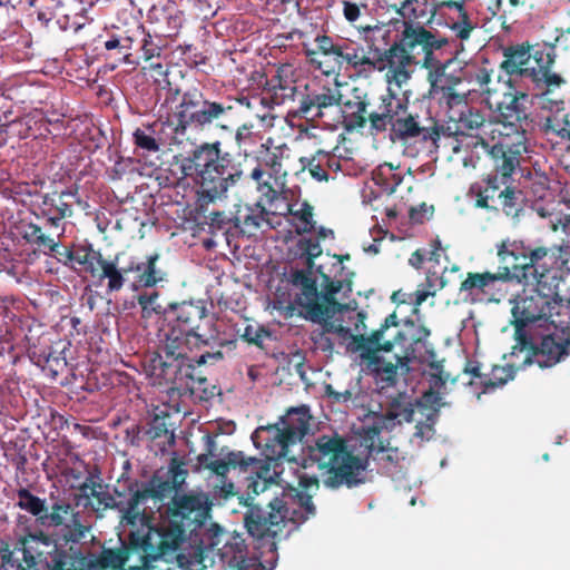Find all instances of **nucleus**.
Listing matches in <instances>:
<instances>
[{
	"label": "nucleus",
	"instance_id": "obj_1",
	"mask_svg": "<svg viewBox=\"0 0 570 570\" xmlns=\"http://www.w3.org/2000/svg\"><path fill=\"white\" fill-rule=\"evenodd\" d=\"M366 315L357 312L356 335H351L348 351L358 353L361 364L364 365L382 387L395 386L399 376H406L413 361L420 364H428L430 367L431 390L425 392V402L433 403L440 400L439 393L433 389L445 386L449 375L443 371L442 361L436 360V353L428 341L431 332L424 325L416 326L413 321L405 323L406 330L400 328L396 313L387 315L377 330L371 334L361 333L366 331L364 323Z\"/></svg>",
	"mask_w": 570,
	"mask_h": 570
},
{
	"label": "nucleus",
	"instance_id": "obj_2",
	"mask_svg": "<svg viewBox=\"0 0 570 570\" xmlns=\"http://www.w3.org/2000/svg\"><path fill=\"white\" fill-rule=\"evenodd\" d=\"M180 170L197 186L202 205L226 197L229 188L249 178L259 194L258 200L265 202L274 214L291 212L287 205L288 189L284 184L281 188L275 187L271 183L274 177L259 167L253 166L246 171L243 163L236 161L230 153L222 150L219 140L195 146L181 158Z\"/></svg>",
	"mask_w": 570,
	"mask_h": 570
},
{
	"label": "nucleus",
	"instance_id": "obj_3",
	"mask_svg": "<svg viewBox=\"0 0 570 570\" xmlns=\"http://www.w3.org/2000/svg\"><path fill=\"white\" fill-rule=\"evenodd\" d=\"M144 70L157 86L159 115L166 116L176 139L188 138L190 131H204L214 125L230 130L229 126L219 125L232 111L229 99H212L198 87L181 90L170 81L169 69L160 61L149 62Z\"/></svg>",
	"mask_w": 570,
	"mask_h": 570
},
{
	"label": "nucleus",
	"instance_id": "obj_4",
	"mask_svg": "<svg viewBox=\"0 0 570 570\" xmlns=\"http://www.w3.org/2000/svg\"><path fill=\"white\" fill-rule=\"evenodd\" d=\"M158 534L131 531L127 543L119 548H102L99 554L85 552L79 543L53 544L49 550L52 570H164L168 560L155 542Z\"/></svg>",
	"mask_w": 570,
	"mask_h": 570
},
{
	"label": "nucleus",
	"instance_id": "obj_5",
	"mask_svg": "<svg viewBox=\"0 0 570 570\" xmlns=\"http://www.w3.org/2000/svg\"><path fill=\"white\" fill-rule=\"evenodd\" d=\"M503 57L500 68L509 76V83L529 79L537 88L544 89L540 96L543 108L551 111L562 109L563 100L551 98L552 91L566 83V79L552 70L554 46L522 42L503 48Z\"/></svg>",
	"mask_w": 570,
	"mask_h": 570
},
{
	"label": "nucleus",
	"instance_id": "obj_6",
	"mask_svg": "<svg viewBox=\"0 0 570 570\" xmlns=\"http://www.w3.org/2000/svg\"><path fill=\"white\" fill-rule=\"evenodd\" d=\"M248 510L244 515L247 532L269 552L277 549L276 538L279 537L288 522L298 524L316 514L312 495L295 488H288L267 504V509L246 503Z\"/></svg>",
	"mask_w": 570,
	"mask_h": 570
},
{
	"label": "nucleus",
	"instance_id": "obj_7",
	"mask_svg": "<svg viewBox=\"0 0 570 570\" xmlns=\"http://www.w3.org/2000/svg\"><path fill=\"white\" fill-rule=\"evenodd\" d=\"M303 469L316 466L330 489L356 488L366 481L368 459L348 450L346 440L337 433L323 434L307 446Z\"/></svg>",
	"mask_w": 570,
	"mask_h": 570
},
{
	"label": "nucleus",
	"instance_id": "obj_8",
	"mask_svg": "<svg viewBox=\"0 0 570 570\" xmlns=\"http://www.w3.org/2000/svg\"><path fill=\"white\" fill-rule=\"evenodd\" d=\"M16 494L18 498L16 505L35 517L37 525L60 530L53 542L51 537L42 531L30 534L33 540L51 547L61 543H80L90 530V527L82 523L81 512L77 511L67 499L58 498L48 505L46 499L35 495L27 488H19Z\"/></svg>",
	"mask_w": 570,
	"mask_h": 570
},
{
	"label": "nucleus",
	"instance_id": "obj_9",
	"mask_svg": "<svg viewBox=\"0 0 570 570\" xmlns=\"http://www.w3.org/2000/svg\"><path fill=\"white\" fill-rule=\"evenodd\" d=\"M185 462L174 456L170 459L167 470H158L148 482L130 481L127 484L126 501H117V511L120 513L121 522L135 527L141 524L137 531L147 532V527H154L146 513V503L149 499L163 501L180 490L188 475L184 468Z\"/></svg>",
	"mask_w": 570,
	"mask_h": 570
},
{
	"label": "nucleus",
	"instance_id": "obj_10",
	"mask_svg": "<svg viewBox=\"0 0 570 570\" xmlns=\"http://www.w3.org/2000/svg\"><path fill=\"white\" fill-rule=\"evenodd\" d=\"M428 6V2H422ZM396 13L402 18V30L397 40L387 49L389 53H399L403 59L411 60L422 68H430L438 59L435 51L446 47L450 41L446 37L426 29L421 19L426 12L421 9L420 0H404L401 4L394 6Z\"/></svg>",
	"mask_w": 570,
	"mask_h": 570
},
{
	"label": "nucleus",
	"instance_id": "obj_11",
	"mask_svg": "<svg viewBox=\"0 0 570 570\" xmlns=\"http://www.w3.org/2000/svg\"><path fill=\"white\" fill-rule=\"evenodd\" d=\"M178 491L173 492L175 495L168 505V520L156 527H147V533L150 537L158 534L155 544L165 558L176 553L185 540L186 532H194L202 527L209 514L208 500L205 495H179Z\"/></svg>",
	"mask_w": 570,
	"mask_h": 570
},
{
	"label": "nucleus",
	"instance_id": "obj_12",
	"mask_svg": "<svg viewBox=\"0 0 570 570\" xmlns=\"http://www.w3.org/2000/svg\"><path fill=\"white\" fill-rule=\"evenodd\" d=\"M175 326V335L180 336L185 344L193 343L195 346H218L214 352H205L198 356V365L215 364L224 358L222 347L234 346V341H226L219 337L215 320L208 314L206 307L193 302H181L170 306Z\"/></svg>",
	"mask_w": 570,
	"mask_h": 570
},
{
	"label": "nucleus",
	"instance_id": "obj_13",
	"mask_svg": "<svg viewBox=\"0 0 570 570\" xmlns=\"http://www.w3.org/2000/svg\"><path fill=\"white\" fill-rule=\"evenodd\" d=\"M316 50L312 53H321L328 58L327 68L323 69L325 75L340 72L341 70L352 71L356 79H370L376 69H380L381 53L379 48H365L362 43L351 39H337L327 35H318L315 38Z\"/></svg>",
	"mask_w": 570,
	"mask_h": 570
},
{
	"label": "nucleus",
	"instance_id": "obj_14",
	"mask_svg": "<svg viewBox=\"0 0 570 570\" xmlns=\"http://www.w3.org/2000/svg\"><path fill=\"white\" fill-rule=\"evenodd\" d=\"M323 278L325 286L324 291L320 292L309 271L294 269L289 274L291 284L299 289L289 308L294 309V305L297 306L298 315L313 323L330 320L342 308L336 294L343 288V282L333 281L326 275H323Z\"/></svg>",
	"mask_w": 570,
	"mask_h": 570
},
{
	"label": "nucleus",
	"instance_id": "obj_15",
	"mask_svg": "<svg viewBox=\"0 0 570 570\" xmlns=\"http://www.w3.org/2000/svg\"><path fill=\"white\" fill-rule=\"evenodd\" d=\"M563 311L570 312V298L564 301L559 289L547 291L538 285L530 291L523 289L512 307L517 338L525 334L523 327L539 321L549 322L556 328H569L568 322L561 318Z\"/></svg>",
	"mask_w": 570,
	"mask_h": 570
},
{
	"label": "nucleus",
	"instance_id": "obj_16",
	"mask_svg": "<svg viewBox=\"0 0 570 570\" xmlns=\"http://www.w3.org/2000/svg\"><path fill=\"white\" fill-rule=\"evenodd\" d=\"M218 476H226L230 470L245 474V488L249 493L258 495L277 481V473L268 462L247 456L242 451H229L223 459L207 461L203 464Z\"/></svg>",
	"mask_w": 570,
	"mask_h": 570
},
{
	"label": "nucleus",
	"instance_id": "obj_17",
	"mask_svg": "<svg viewBox=\"0 0 570 570\" xmlns=\"http://www.w3.org/2000/svg\"><path fill=\"white\" fill-rule=\"evenodd\" d=\"M527 285L535 284L541 288L559 289L567 267L568 258L561 248L538 246L528 247Z\"/></svg>",
	"mask_w": 570,
	"mask_h": 570
},
{
	"label": "nucleus",
	"instance_id": "obj_18",
	"mask_svg": "<svg viewBox=\"0 0 570 570\" xmlns=\"http://www.w3.org/2000/svg\"><path fill=\"white\" fill-rule=\"evenodd\" d=\"M187 346L184 340L171 331L163 346L149 358L146 371L154 380V384L169 386L175 380L177 367L184 362Z\"/></svg>",
	"mask_w": 570,
	"mask_h": 570
},
{
	"label": "nucleus",
	"instance_id": "obj_19",
	"mask_svg": "<svg viewBox=\"0 0 570 570\" xmlns=\"http://www.w3.org/2000/svg\"><path fill=\"white\" fill-rule=\"evenodd\" d=\"M520 351L525 352L523 364H538L541 368L552 367L570 354V338L557 334L542 337L540 344L533 343L527 334H520Z\"/></svg>",
	"mask_w": 570,
	"mask_h": 570
},
{
	"label": "nucleus",
	"instance_id": "obj_20",
	"mask_svg": "<svg viewBox=\"0 0 570 570\" xmlns=\"http://www.w3.org/2000/svg\"><path fill=\"white\" fill-rule=\"evenodd\" d=\"M80 203L78 188L47 193L41 197L37 217L46 220L45 227L60 228L61 232L57 234V238H59L65 232L63 219L70 218L73 215V205Z\"/></svg>",
	"mask_w": 570,
	"mask_h": 570
},
{
	"label": "nucleus",
	"instance_id": "obj_21",
	"mask_svg": "<svg viewBox=\"0 0 570 570\" xmlns=\"http://www.w3.org/2000/svg\"><path fill=\"white\" fill-rule=\"evenodd\" d=\"M527 94H504L503 100L495 104L497 124L502 126L500 135L502 137H527L525 126L529 125V115L527 108L520 102L525 99Z\"/></svg>",
	"mask_w": 570,
	"mask_h": 570
},
{
	"label": "nucleus",
	"instance_id": "obj_22",
	"mask_svg": "<svg viewBox=\"0 0 570 570\" xmlns=\"http://www.w3.org/2000/svg\"><path fill=\"white\" fill-rule=\"evenodd\" d=\"M252 440L256 448L263 449L264 461L268 462L271 469L276 473H278L276 471L278 461L286 459L289 448L297 444L293 436L284 431L282 424L277 423L257 428L252 435ZM278 476L279 474H277Z\"/></svg>",
	"mask_w": 570,
	"mask_h": 570
},
{
	"label": "nucleus",
	"instance_id": "obj_23",
	"mask_svg": "<svg viewBox=\"0 0 570 570\" xmlns=\"http://www.w3.org/2000/svg\"><path fill=\"white\" fill-rule=\"evenodd\" d=\"M508 276V271L503 274L489 271L483 273L469 272L460 285V293L465 294L472 301L487 299L499 303L505 297L507 291L503 289V285H505L504 279Z\"/></svg>",
	"mask_w": 570,
	"mask_h": 570
},
{
	"label": "nucleus",
	"instance_id": "obj_24",
	"mask_svg": "<svg viewBox=\"0 0 570 570\" xmlns=\"http://www.w3.org/2000/svg\"><path fill=\"white\" fill-rule=\"evenodd\" d=\"M428 70V81L430 83L429 96L439 102H445L450 108L463 102L464 97L456 92V87L462 79L453 73H448L446 68L450 60L442 62L439 58L433 61Z\"/></svg>",
	"mask_w": 570,
	"mask_h": 570
},
{
	"label": "nucleus",
	"instance_id": "obj_25",
	"mask_svg": "<svg viewBox=\"0 0 570 570\" xmlns=\"http://www.w3.org/2000/svg\"><path fill=\"white\" fill-rule=\"evenodd\" d=\"M342 94L337 88L323 86L317 89L305 87L299 94L297 107L292 110L294 117L299 118H323L325 111L332 107L341 106Z\"/></svg>",
	"mask_w": 570,
	"mask_h": 570
},
{
	"label": "nucleus",
	"instance_id": "obj_26",
	"mask_svg": "<svg viewBox=\"0 0 570 570\" xmlns=\"http://www.w3.org/2000/svg\"><path fill=\"white\" fill-rule=\"evenodd\" d=\"M223 533L208 534L194 544L184 548L176 554L178 567L183 570H206L215 563V557H218V544L223 542Z\"/></svg>",
	"mask_w": 570,
	"mask_h": 570
},
{
	"label": "nucleus",
	"instance_id": "obj_27",
	"mask_svg": "<svg viewBox=\"0 0 570 570\" xmlns=\"http://www.w3.org/2000/svg\"><path fill=\"white\" fill-rule=\"evenodd\" d=\"M497 256L499 266L497 274L508 271V278L504 284L517 283L527 285L528 247L515 240L504 239L497 244Z\"/></svg>",
	"mask_w": 570,
	"mask_h": 570
},
{
	"label": "nucleus",
	"instance_id": "obj_28",
	"mask_svg": "<svg viewBox=\"0 0 570 570\" xmlns=\"http://www.w3.org/2000/svg\"><path fill=\"white\" fill-rule=\"evenodd\" d=\"M379 106L371 110L370 131L373 135L385 132L392 127L399 116H402L404 108L409 107V101L400 97L390 88L379 98Z\"/></svg>",
	"mask_w": 570,
	"mask_h": 570
},
{
	"label": "nucleus",
	"instance_id": "obj_29",
	"mask_svg": "<svg viewBox=\"0 0 570 570\" xmlns=\"http://www.w3.org/2000/svg\"><path fill=\"white\" fill-rule=\"evenodd\" d=\"M525 142L527 137L524 136L513 137L511 141L504 137L502 141L491 147V155L495 163V175L500 174L503 180L512 175L519 165V157L522 153L527 151Z\"/></svg>",
	"mask_w": 570,
	"mask_h": 570
},
{
	"label": "nucleus",
	"instance_id": "obj_30",
	"mask_svg": "<svg viewBox=\"0 0 570 570\" xmlns=\"http://www.w3.org/2000/svg\"><path fill=\"white\" fill-rule=\"evenodd\" d=\"M144 35V27L137 24L131 29L112 27L104 41V48L110 52L109 57L122 63H132L131 49L134 43Z\"/></svg>",
	"mask_w": 570,
	"mask_h": 570
},
{
	"label": "nucleus",
	"instance_id": "obj_31",
	"mask_svg": "<svg viewBox=\"0 0 570 570\" xmlns=\"http://www.w3.org/2000/svg\"><path fill=\"white\" fill-rule=\"evenodd\" d=\"M218 558L230 570H262L257 559L247 557V546L239 535L228 537L218 550Z\"/></svg>",
	"mask_w": 570,
	"mask_h": 570
},
{
	"label": "nucleus",
	"instance_id": "obj_32",
	"mask_svg": "<svg viewBox=\"0 0 570 570\" xmlns=\"http://www.w3.org/2000/svg\"><path fill=\"white\" fill-rule=\"evenodd\" d=\"M144 429L147 446L156 454H163L175 445V428L168 414H156Z\"/></svg>",
	"mask_w": 570,
	"mask_h": 570
},
{
	"label": "nucleus",
	"instance_id": "obj_33",
	"mask_svg": "<svg viewBox=\"0 0 570 570\" xmlns=\"http://www.w3.org/2000/svg\"><path fill=\"white\" fill-rule=\"evenodd\" d=\"M269 97L274 105H283L286 101H295L302 91L298 90L295 80V69L291 63L281 65L276 73L267 81Z\"/></svg>",
	"mask_w": 570,
	"mask_h": 570
},
{
	"label": "nucleus",
	"instance_id": "obj_34",
	"mask_svg": "<svg viewBox=\"0 0 570 570\" xmlns=\"http://www.w3.org/2000/svg\"><path fill=\"white\" fill-rule=\"evenodd\" d=\"M272 216L275 215L267 204L263 200H257L254 205H246L244 209L237 210L235 226L239 227L243 234L253 236L264 226L275 228Z\"/></svg>",
	"mask_w": 570,
	"mask_h": 570
},
{
	"label": "nucleus",
	"instance_id": "obj_35",
	"mask_svg": "<svg viewBox=\"0 0 570 570\" xmlns=\"http://www.w3.org/2000/svg\"><path fill=\"white\" fill-rule=\"evenodd\" d=\"M343 125L345 130L354 131L363 129L370 124L371 99L367 94L361 92L358 88L353 89V97L342 102Z\"/></svg>",
	"mask_w": 570,
	"mask_h": 570
},
{
	"label": "nucleus",
	"instance_id": "obj_36",
	"mask_svg": "<svg viewBox=\"0 0 570 570\" xmlns=\"http://www.w3.org/2000/svg\"><path fill=\"white\" fill-rule=\"evenodd\" d=\"M390 131L399 140H407L419 136H422L423 140H432L433 142L440 139V128L436 125L431 128L422 127L419 116L410 112L409 107H405L402 116L395 119Z\"/></svg>",
	"mask_w": 570,
	"mask_h": 570
},
{
	"label": "nucleus",
	"instance_id": "obj_37",
	"mask_svg": "<svg viewBox=\"0 0 570 570\" xmlns=\"http://www.w3.org/2000/svg\"><path fill=\"white\" fill-rule=\"evenodd\" d=\"M505 184L507 181L500 179L498 175H489L472 185L471 191L475 195V207L498 213L499 206L497 204Z\"/></svg>",
	"mask_w": 570,
	"mask_h": 570
},
{
	"label": "nucleus",
	"instance_id": "obj_38",
	"mask_svg": "<svg viewBox=\"0 0 570 570\" xmlns=\"http://www.w3.org/2000/svg\"><path fill=\"white\" fill-rule=\"evenodd\" d=\"M272 139L268 138L266 142L262 144L255 155V167L266 170L269 176L274 177L277 183L279 177L286 176V170L283 168L284 154L287 149L286 145L271 147Z\"/></svg>",
	"mask_w": 570,
	"mask_h": 570
},
{
	"label": "nucleus",
	"instance_id": "obj_39",
	"mask_svg": "<svg viewBox=\"0 0 570 570\" xmlns=\"http://www.w3.org/2000/svg\"><path fill=\"white\" fill-rule=\"evenodd\" d=\"M28 538H20L12 549L6 544L0 549L1 562L3 567H10L16 570H31L36 567L35 554L27 547Z\"/></svg>",
	"mask_w": 570,
	"mask_h": 570
},
{
	"label": "nucleus",
	"instance_id": "obj_40",
	"mask_svg": "<svg viewBox=\"0 0 570 570\" xmlns=\"http://www.w3.org/2000/svg\"><path fill=\"white\" fill-rule=\"evenodd\" d=\"M81 495L88 498L89 507L97 513L107 510H117V501L115 495L109 493L100 483L92 481V478H87L86 481L79 485Z\"/></svg>",
	"mask_w": 570,
	"mask_h": 570
},
{
	"label": "nucleus",
	"instance_id": "obj_41",
	"mask_svg": "<svg viewBox=\"0 0 570 570\" xmlns=\"http://www.w3.org/2000/svg\"><path fill=\"white\" fill-rule=\"evenodd\" d=\"M311 419L307 406L292 407L279 417L277 424H282L284 431L298 443L308 433Z\"/></svg>",
	"mask_w": 570,
	"mask_h": 570
},
{
	"label": "nucleus",
	"instance_id": "obj_42",
	"mask_svg": "<svg viewBox=\"0 0 570 570\" xmlns=\"http://www.w3.org/2000/svg\"><path fill=\"white\" fill-rule=\"evenodd\" d=\"M380 59L382 60L380 65L382 68L376 69V72H383L389 69L386 77L390 83L393 82L401 88L410 79L411 75L406 68L414 65L413 61L404 60L399 53L396 56L389 53L387 49L383 50Z\"/></svg>",
	"mask_w": 570,
	"mask_h": 570
},
{
	"label": "nucleus",
	"instance_id": "obj_43",
	"mask_svg": "<svg viewBox=\"0 0 570 570\" xmlns=\"http://www.w3.org/2000/svg\"><path fill=\"white\" fill-rule=\"evenodd\" d=\"M104 261L101 252L95 249L91 244H79L76 245L72 271L89 274L95 278Z\"/></svg>",
	"mask_w": 570,
	"mask_h": 570
},
{
	"label": "nucleus",
	"instance_id": "obj_44",
	"mask_svg": "<svg viewBox=\"0 0 570 570\" xmlns=\"http://www.w3.org/2000/svg\"><path fill=\"white\" fill-rule=\"evenodd\" d=\"M485 126V118L483 114L472 107H466L465 110L461 111V115L458 120V128L461 130L462 134H466L472 137L473 139V146H481L483 149H489L488 141L480 137L479 135L472 136L473 131L480 130Z\"/></svg>",
	"mask_w": 570,
	"mask_h": 570
},
{
	"label": "nucleus",
	"instance_id": "obj_45",
	"mask_svg": "<svg viewBox=\"0 0 570 570\" xmlns=\"http://www.w3.org/2000/svg\"><path fill=\"white\" fill-rule=\"evenodd\" d=\"M19 230L22 238L32 246L43 250L57 247L56 238L50 233H46L43 227L36 223L21 220Z\"/></svg>",
	"mask_w": 570,
	"mask_h": 570
},
{
	"label": "nucleus",
	"instance_id": "obj_46",
	"mask_svg": "<svg viewBox=\"0 0 570 570\" xmlns=\"http://www.w3.org/2000/svg\"><path fill=\"white\" fill-rule=\"evenodd\" d=\"M126 276H128L126 266L118 267L116 261H108L105 258L95 278H98L99 281L107 279V289L109 293H114L119 292L124 287Z\"/></svg>",
	"mask_w": 570,
	"mask_h": 570
},
{
	"label": "nucleus",
	"instance_id": "obj_47",
	"mask_svg": "<svg viewBox=\"0 0 570 570\" xmlns=\"http://www.w3.org/2000/svg\"><path fill=\"white\" fill-rule=\"evenodd\" d=\"M179 364L177 367V373L175 374V380H171L168 389L177 390L179 392H190L194 393L196 390H200V384L198 386L194 383V372L195 366L191 364L190 358L187 353L184 355V362Z\"/></svg>",
	"mask_w": 570,
	"mask_h": 570
},
{
	"label": "nucleus",
	"instance_id": "obj_48",
	"mask_svg": "<svg viewBox=\"0 0 570 570\" xmlns=\"http://www.w3.org/2000/svg\"><path fill=\"white\" fill-rule=\"evenodd\" d=\"M159 259V253H153L146 256L144 273L140 278V287L149 288L167 281L168 274L158 265Z\"/></svg>",
	"mask_w": 570,
	"mask_h": 570
},
{
	"label": "nucleus",
	"instance_id": "obj_49",
	"mask_svg": "<svg viewBox=\"0 0 570 570\" xmlns=\"http://www.w3.org/2000/svg\"><path fill=\"white\" fill-rule=\"evenodd\" d=\"M524 196L521 190L513 187L504 186L498 202L499 209L512 218H518L523 210Z\"/></svg>",
	"mask_w": 570,
	"mask_h": 570
},
{
	"label": "nucleus",
	"instance_id": "obj_50",
	"mask_svg": "<svg viewBox=\"0 0 570 570\" xmlns=\"http://www.w3.org/2000/svg\"><path fill=\"white\" fill-rule=\"evenodd\" d=\"M420 419H416L414 436L420 440H431L434 435V424L439 416V410L434 407H428L425 404L419 405Z\"/></svg>",
	"mask_w": 570,
	"mask_h": 570
},
{
	"label": "nucleus",
	"instance_id": "obj_51",
	"mask_svg": "<svg viewBox=\"0 0 570 570\" xmlns=\"http://www.w3.org/2000/svg\"><path fill=\"white\" fill-rule=\"evenodd\" d=\"M370 453L374 461L389 472L400 468L401 461L404 460L402 453L396 448L374 446L372 443L370 445Z\"/></svg>",
	"mask_w": 570,
	"mask_h": 570
},
{
	"label": "nucleus",
	"instance_id": "obj_52",
	"mask_svg": "<svg viewBox=\"0 0 570 570\" xmlns=\"http://www.w3.org/2000/svg\"><path fill=\"white\" fill-rule=\"evenodd\" d=\"M287 205L291 212L285 214H276L277 216H293L298 219L301 225L296 226L297 234L312 233L315 228V222L313 220V206L308 202H303L299 209H294V206L287 198Z\"/></svg>",
	"mask_w": 570,
	"mask_h": 570
},
{
	"label": "nucleus",
	"instance_id": "obj_53",
	"mask_svg": "<svg viewBox=\"0 0 570 570\" xmlns=\"http://www.w3.org/2000/svg\"><path fill=\"white\" fill-rule=\"evenodd\" d=\"M323 324L322 330H316L311 333V340L315 345V348L325 352V353H332L334 350V343L332 338L327 335L328 333H343L347 332V330L342 326H335L333 323L327 322V320L322 321Z\"/></svg>",
	"mask_w": 570,
	"mask_h": 570
},
{
	"label": "nucleus",
	"instance_id": "obj_54",
	"mask_svg": "<svg viewBox=\"0 0 570 570\" xmlns=\"http://www.w3.org/2000/svg\"><path fill=\"white\" fill-rule=\"evenodd\" d=\"M324 154L323 150H317L311 157H301L298 159L301 164V169L307 170L313 179L317 181H328L330 175L326 171V166L324 165Z\"/></svg>",
	"mask_w": 570,
	"mask_h": 570
},
{
	"label": "nucleus",
	"instance_id": "obj_55",
	"mask_svg": "<svg viewBox=\"0 0 570 570\" xmlns=\"http://www.w3.org/2000/svg\"><path fill=\"white\" fill-rule=\"evenodd\" d=\"M420 404L423 403L417 402L413 405L412 403L402 404L400 402H394L387 410L385 417L391 421H396L399 424H402L403 422H413L416 420V414H420Z\"/></svg>",
	"mask_w": 570,
	"mask_h": 570
},
{
	"label": "nucleus",
	"instance_id": "obj_56",
	"mask_svg": "<svg viewBox=\"0 0 570 570\" xmlns=\"http://www.w3.org/2000/svg\"><path fill=\"white\" fill-rule=\"evenodd\" d=\"M514 368L511 365H494L490 374L485 375L482 380L484 390L494 389L504 385L507 382L514 377Z\"/></svg>",
	"mask_w": 570,
	"mask_h": 570
},
{
	"label": "nucleus",
	"instance_id": "obj_57",
	"mask_svg": "<svg viewBox=\"0 0 570 570\" xmlns=\"http://www.w3.org/2000/svg\"><path fill=\"white\" fill-rule=\"evenodd\" d=\"M159 293H141L137 296V303L141 308V317L150 318L153 315H160L165 308L158 302Z\"/></svg>",
	"mask_w": 570,
	"mask_h": 570
},
{
	"label": "nucleus",
	"instance_id": "obj_58",
	"mask_svg": "<svg viewBox=\"0 0 570 570\" xmlns=\"http://www.w3.org/2000/svg\"><path fill=\"white\" fill-rule=\"evenodd\" d=\"M561 126L556 117H547L542 124V130L546 135H556L557 137L570 141V116H563Z\"/></svg>",
	"mask_w": 570,
	"mask_h": 570
},
{
	"label": "nucleus",
	"instance_id": "obj_59",
	"mask_svg": "<svg viewBox=\"0 0 570 570\" xmlns=\"http://www.w3.org/2000/svg\"><path fill=\"white\" fill-rule=\"evenodd\" d=\"M450 29L460 40H468L475 29V23L470 19L468 12L458 14V20L452 22Z\"/></svg>",
	"mask_w": 570,
	"mask_h": 570
},
{
	"label": "nucleus",
	"instance_id": "obj_60",
	"mask_svg": "<svg viewBox=\"0 0 570 570\" xmlns=\"http://www.w3.org/2000/svg\"><path fill=\"white\" fill-rule=\"evenodd\" d=\"M132 137L136 147L147 153H157L160 149V146L157 142L156 138L144 129L137 128L134 131Z\"/></svg>",
	"mask_w": 570,
	"mask_h": 570
},
{
	"label": "nucleus",
	"instance_id": "obj_61",
	"mask_svg": "<svg viewBox=\"0 0 570 570\" xmlns=\"http://www.w3.org/2000/svg\"><path fill=\"white\" fill-rule=\"evenodd\" d=\"M141 38V51H142V58L146 62H151L154 59H159L163 47L158 45L153 37L149 33H145L140 36Z\"/></svg>",
	"mask_w": 570,
	"mask_h": 570
},
{
	"label": "nucleus",
	"instance_id": "obj_62",
	"mask_svg": "<svg viewBox=\"0 0 570 570\" xmlns=\"http://www.w3.org/2000/svg\"><path fill=\"white\" fill-rule=\"evenodd\" d=\"M298 246H299L303 255L306 256V261L309 266H312L314 263V259L322 254V248H321L318 239L302 238L298 242Z\"/></svg>",
	"mask_w": 570,
	"mask_h": 570
},
{
	"label": "nucleus",
	"instance_id": "obj_63",
	"mask_svg": "<svg viewBox=\"0 0 570 570\" xmlns=\"http://www.w3.org/2000/svg\"><path fill=\"white\" fill-rule=\"evenodd\" d=\"M65 351L66 346H63V348L60 352H49L46 357L47 366L55 375H58V373L62 372L63 368L67 366V360L66 356L63 355Z\"/></svg>",
	"mask_w": 570,
	"mask_h": 570
},
{
	"label": "nucleus",
	"instance_id": "obj_64",
	"mask_svg": "<svg viewBox=\"0 0 570 570\" xmlns=\"http://www.w3.org/2000/svg\"><path fill=\"white\" fill-rule=\"evenodd\" d=\"M125 442L131 446H140L146 442L144 425L132 424L125 431Z\"/></svg>",
	"mask_w": 570,
	"mask_h": 570
}]
</instances>
